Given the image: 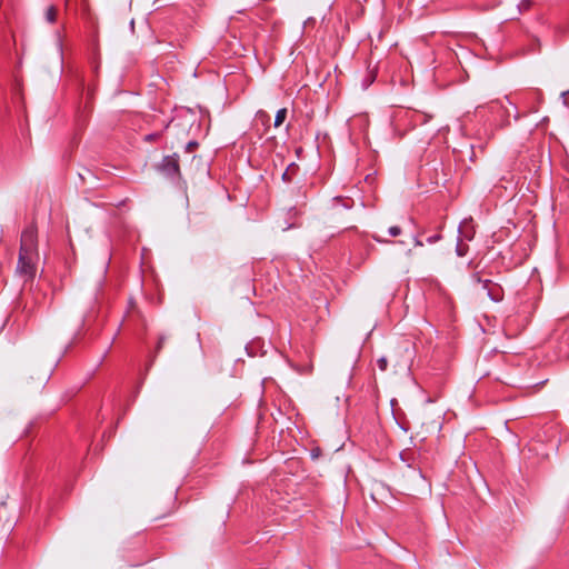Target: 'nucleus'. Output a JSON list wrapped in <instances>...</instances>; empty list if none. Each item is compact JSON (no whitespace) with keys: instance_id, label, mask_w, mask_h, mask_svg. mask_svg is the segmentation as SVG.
<instances>
[{"instance_id":"obj_12","label":"nucleus","mask_w":569,"mask_h":569,"mask_svg":"<svg viewBox=\"0 0 569 569\" xmlns=\"http://www.w3.org/2000/svg\"><path fill=\"white\" fill-rule=\"evenodd\" d=\"M469 247L468 244L462 243V240L459 239L456 246V252L459 257H465L468 253Z\"/></svg>"},{"instance_id":"obj_1","label":"nucleus","mask_w":569,"mask_h":569,"mask_svg":"<svg viewBox=\"0 0 569 569\" xmlns=\"http://www.w3.org/2000/svg\"><path fill=\"white\" fill-rule=\"evenodd\" d=\"M19 256H32L39 258L38 231L33 223L24 228L21 233Z\"/></svg>"},{"instance_id":"obj_24","label":"nucleus","mask_w":569,"mask_h":569,"mask_svg":"<svg viewBox=\"0 0 569 569\" xmlns=\"http://www.w3.org/2000/svg\"><path fill=\"white\" fill-rule=\"evenodd\" d=\"M433 423H436V426H437L438 430H440V429H441V422H440V421H433Z\"/></svg>"},{"instance_id":"obj_4","label":"nucleus","mask_w":569,"mask_h":569,"mask_svg":"<svg viewBox=\"0 0 569 569\" xmlns=\"http://www.w3.org/2000/svg\"><path fill=\"white\" fill-rule=\"evenodd\" d=\"M38 257L19 256L17 263V273L23 278V282L34 279L37 272Z\"/></svg>"},{"instance_id":"obj_3","label":"nucleus","mask_w":569,"mask_h":569,"mask_svg":"<svg viewBox=\"0 0 569 569\" xmlns=\"http://www.w3.org/2000/svg\"><path fill=\"white\" fill-rule=\"evenodd\" d=\"M471 279L475 283L481 286V288L487 292V297L490 300L499 302L503 299V289L499 283L493 282L490 279H482L479 272H475L471 276Z\"/></svg>"},{"instance_id":"obj_10","label":"nucleus","mask_w":569,"mask_h":569,"mask_svg":"<svg viewBox=\"0 0 569 569\" xmlns=\"http://www.w3.org/2000/svg\"><path fill=\"white\" fill-rule=\"evenodd\" d=\"M287 113L288 111L286 108H281L277 111L274 117V127H280L284 122Z\"/></svg>"},{"instance_id":"obj_5","label":"nucleus","mask_w":569,"mask_h":569,"mask_svg":"<svg viewBox=\"0 0 569 569\" xmlns=\"http://www.w3.org/2000/svg\"><path fill=\"white\" fill-rule=\"evenodd\" d=\"M50 379V372L44 370L42 372H30L26 378L27 386L42 387Z\"/></svg>"},{"instance_id":"obj_6","label":"nucleus","mask_w":569,"mask_h":569,"mask_svg":"<svg viewBox=\"0 0 569 569\" xmlns=\"http://www.w3.org/2000/svg\"><path fill=\"white\" fill-rule=\"evenodd\" d=\"M264 342L261 339H254L246 346V351L249 357L263 356L266 353Z\"/></svg>"},{"instance_id":"obj_9","label":"nucleus","mask_w":569,"mask_h":569,"mask_svg":"<svg viewBox=\"0 0 569 569\" xmlns=\"http://www.w3.org/2000/svg\"><path fill=\"white\" fill-rule=\"evenodd\" d=\"M459 233L461 236L460 240H472L473 236H475V231H473V228L467 222V221H463L460 226H459Z\"/></svg>"},{"instance_id":"obj_16","label":"nucleus","mask_w":569,"mask_h":569,"mask_svg":"<svg viewBox=\"0 0 569 569\" xmlns=\"http://www.w3.org/2000/svg\"><path fill=\"white\" fill-rule=\"evenodd\" d=\"M388 234L390 237H398L399 234H401V228L398 226H392L388 229Z\"/></svg>"},{"instance_id":"obj_20","label":"nucleus","mask_w":569,"mask_h":569,"mask_svg":"<svg viewBox=\"0 0 569 569\" xmlns=\"http://www.w3.org/2000/svg\"><path fill=\"white\" fill-rule=\"evenodd\" d=\"M158 137V133H150L146 136L147 141H151Z\"/></svg>"},{"instance_id":"obj_13","label":"nucleus","mask_w":569,"mask_h":569,"mask_svg":"<svg viewBox=\"0 0 569 569\" xmlns=\"http://www.w3.org/2000/svg\"><path fill=\"white\" fill-rule=\"evenodd\" d=\"M333 201L337 202L338 204H341L345 209H351L353 206L352 200H348L342 197H335Z\"/></svg>"},{"instance_id":"obj_23","label":"nucleus","mask_w":569,"mask_h":569,"mask_svg":"<svg viewBox=\"0 0 569 569\" xmlns=\"http://www.w3.org/2000/svg\"><path fill=\"white\" fill-rule=\"evenodd\" d=\"M58 49H59L60 53H62V42H61V39L59 36H58Z\"/></svg>"},{"instance_id":"obj_17","label":"nucleus","mask_w":569,"mask_h":569,"mask_svg":"<svg viewBox=\"0 0 569 569\" xmlns=\"http://www.w3.org/2000/svg\"><path fill=\"white\" fill-rule=\"evenodd\" d=\"M166 340H167V336H166V335H161V336H159L158 343H157V348H156V349H157V352H159V351L162 349V347H163V345H164Z\"/></svg>"},{"instance_id":"obj_11","label":"nucleus","mask_w":569,"mask_h":569,"mask_svg":"<svg viewBox=\"0 0 569 569\" xmlns=\"http://www.w3.org/2000/svg\"><path fill=\"white\" fill-rule=\"evenodd\" d=\"M46 20L49 22V23H53L56 22V19H57V9L54 6H50L47 8L46 10Z\"/></svg>"},{"instance_id":"obj_8","label":"nucleus","mask_w":569,"mask_h":569,"mask_svg":"<svg viewBox=\"0 0 569 569\" xmlns=\"http://www.w3.org/2000/svg\"><path fill=\"white\" fill-rule=\"evenodd\" d=\"M428 283H429V293L438 295L441 299H443V303L447 305L448 299L446 296V291L442 288V286L440 284V282L438 280L429 277Z\"/></svg>"},{"instance_id":"obj_2","label":"nucleus","mask_w":569,"mask_h":569,"mask_svg":"<svg viewBox=\"0 0 569 569\" xmlns=\"http://www.w3.org/2000/svg\"><path fill=\"white\" fill-rule=\"evenodd\" d=\"M157 170L162 176L173 181L180 179V166H179V156L173 153L171 156H164L162 160L157 164Z\"/></svg>"},{"instance_id":"obj_18","label":"nucleus","mask_w":569,"mask_h":569,"mask_svg":"<svg viewBox=\"0 0 569 569\" xmlns=\"http://www.w3.org/2000/svg\"><path fill=\"white\" fill-rule=\"evenodd\" d=\"M198 147V142L197 141H189L187 144H186V151L187 152H191L194 148Z\"/></svg>"},{"instance_id":"obj_22","label":"nucleus","mask_w":569,"mask_h":569,"mask_svg":"<svg viewBox=\"0 0 569 569\" xmlns=\"http://www.w3.org/2000/svg\"><path fill=\"white\" fill-rule=\"evenodd\" d=\"M412 239H413L416 246H419V247L423 246L422 241H420L416 236H413Z\"/></svg>"},{"instance_id":"obj_7","label":"nucleus","mask_w":569,"mask_h":569,"mask_svg":"<svg viewBox=\"0 0 569 569\" xmlns=\"http://www.w3.org/2000/svg\"><path fill=\"white\" fill-rule=\"evenodd\" d=\"M490 112H498L502 119V124L508 126L509 124V111L502 106L501 101L495 100L491 101L488 106Z\"/></svg>"},{"instance_id":"obj_15","label":"nucleus","mask_w":569,"mask_h":569,"mask_svg":"<svg viewBox=\"0 0 569 569\" xmlns=\"http://www.w3.org/2000/svg\"><path fill=\"white\" fill-rule=\"evenodd\" d=\"M377 366L378 368L381 370V371H385L388 367V360L386 357H380L378 360H377Z\"/></svg>"},{"instance_id":"obj_14","label":"nucleus","mask_w":569,"mask_h":569,"mask_svg":"<svg viewBox=\"0 0 569 569\" xmlns=\"http://www.w3.org/2000/svg\"><path fill=\"white\" fill-rule=\"evenodd\" d=\"M293 168H297V166H296V163H295V162L290 163V164L288 166V168L286 169V171L282 173V177H281V178H282V180H283L284 182H290V181H291V178H290L289 171H290L291 169H293Z\"/></svg>"},{"instance_id":"obj_25","label":"nucleus","mask_w":569,"mask_h":569,"mask_svg":"<svg viewBox=\"0 0 569 569\" xmlns=\"http://www.w3.org/2000/svg\"><path fill=\"white\" fill-rule=\"evenodd\" d=\"M375 240H376L377 242H389L388 240H381V239H379V238H377V237H375Z\"/></svg>"},{"instance_id":"obj_19","label":"nucleus","mask_w":569,"mask_h":569,"mask_svg":"<svg viewBox=\"0 0 569 569\" xmlns=\"http://www.w3.org/2000/svg\"><path fill=\"white\" fill-rule=\"evenodd\" d=\"M439 239H440V234H436L432 237L429 236L428 241H429V243H432V242L438 241Z\"/></svg>"},{"instance_id":"obj_21","label":"nucleus","mask_w":569,"mask_h":569,"mask_svg":"<svg viewBox=\"0 0 569 569\" xmlns=\"http://www.w3.org/2000/svg\"><path fill=\"white\" fill-rule=\"evenodd\" d=\"M506 100H507L510 104H512V106H513V108H515V116H513V117H515V119H518V118H519V114H518V111H517V107H516V106H515V104L509 100V98H508V97H506Z\"/></svg>"}]
</instances>
